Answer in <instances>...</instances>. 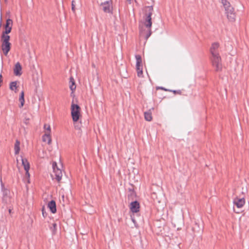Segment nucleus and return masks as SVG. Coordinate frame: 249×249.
I'll use <instances>...</instances> for the list:
<instances>
[{"instance_id":"16","label":"nucleus","mask_w":249,"mask_h":249,"mask_svg":"<svg viewBox=\"0 0 249 249\" xmlns=\"http://www.w3.org/2000/svg\"><path fill=\"white\" fill-rule=\"evenodd\" d=\"M1 38L2 43L9 42L10 37V36L8 35V34L2 33Z\"/></svg>"},{"instance_id":"22","label":"nucleus","mask_w":249,"mask_h":249,"mask_svg":"<svg viewBox=\"0 0 249 249\" xmlns=\"http://www.w3.org/2000/svg\"><path fill=\"white\" fill-rule=\"evenodd\" d=\"M50 229L53 233H55L57 230V224L55 223H53L52 227H51Z\"/></svg>"},{"instance_id":"33","label":"nucleus","mask_w":249,"mask_h":249,"mask_svg":"<svg viewBox=\"0 0 249 249\" xmlns=\"http://www.w3.org/2000/svg\"><path fill=\"white\" fill-rule=\"evenodd\" d=\"M9 213H11V210H9Z\"/></svg>"},{"instance_id":"3","label":"nucleus","mask_w":249,"mask_h":249,"mask_svg":"<svg viewBox=\"0 0 249 249\" xmlns=\"http://www.w3.org/2000/svg\"><path fill=\"white\" fill-rule=\"evenodd\" d=\"M225 13L228 20L231 22H233L235 20V13L234 8L231 6L230 3L227 0H221Z\"/></svg>"},{"instance_id":"15","label":"nucleus","mask_w":249,"mask_h":249,"mask_svg":"<svg viewBox=\"0 0 249 249\" xmlns=\"http://www.w3.org/2000/svg\"><path fill=\"white\" fill-rule=\"evenodd\" d=\"M135 58L136 59V68H142V57L140 55H136Z\"/></svg>"},{"instance_id":"5","label":"nucleus","mask_w":249,"mask_h":249,"mask_svg":"<svg viewBox=\"0 0 249 249\" xmlns=\"http://www.w3.org/2000/svg\"><path fill=\"white\" fill-rule=\"evenodd\" d=\"M13 24V21L12 19L8 18L6 20V24L5 25V31L2 33L5 34H9L11 32L12 26Z\"/></svg>"},{"instance_id":"10","label":"nucleus","mask_w":249,"mask_h":249,"mask_svg":"<svg viewBox=\"0 0 249 249\" xmlns=\"http://www.w3.org/2000/svg\"><path fill=\"white\" fill-rule=\"evenodd\" d=\"M139 203L135 201L132 202L130 204V209L133 213H137L139 211Z\"/></svg>"},{"instance_id":"1","label":"nucleus","mask_w":249,"mask_h":249,"mask_svg":"<svg viewBox=\"0 0 249 249\" xmlns=\"http://www.w3.org/2000/svg\"><path fill=\"white\" fill-rule=\"evenodd\" d=\"M153 8L152 6L147 7L146 13L143 16V21L139 25L140 35L147 40L151 35L152 18Z\"/></svg>"},{"instance_id":"4","label":"nucleus","mask_w":249,"mask_h":249,"mask_svg":"<svg viewBox=\"0 0 249 249\" xmlns=\"http://www.w3.org/2000/svg\"><path fill=\"white\" fill-rule=\"evenodd\" d=\"M52 166L53 169V172L55 176V179L58 182H59L61 180L62 177V171L60 168L58 167L56 162H53V163Z\"/></svg>"},{"instance_id":"9","label":"nucleus","mask_w":249,"mask_h":249,"mask_svg":"<svg viewBox=\"0 0 249 249\" xmlns=\"http://www.w3.org/2000/svg\"><path fill=\"white\" fill-rule=\"evenodd\" d=\"M71 114L74 122L78 121L80 116V110H71Z\"/></svg>"},{"instance_id":"2","label":"nucleus","mask_w":249,"mask_h":249,"mask_svg":"<svg viewBox=\"0 0 249 249\" xmlns=\"http://www.w3.org/2000/svg\"><path fill=\"white\" fill-rule=\"evenodd\" d=\"M218 43H213L210 48V52L211 53L210 59L213 66L215 68V70L216 71H221L222 69L221 58L218 51Z\"/></svg>"},{"instance_id":"12","label":"nucleus","mask_w":249,"mask_h":249,"mask_svg":"<svg viewBox=\"0 0 249 249\" xmlns=\"http://www.w3.org/2000/svg\"><path fill=\"white\" fill-rule=\"evenodd\" d=\"M21 66L19 62H17L14 69V73L16 75H20L21 74Z\"/></svg>"},{"instance_id":"14","label":"nucleus","mask_w":249,"mask_h":249,"mask_svg":"<svg viewBox=\"0 0 249 249\" xmlns=\"http://www.w3.org/2000/svg\"><path fill=\"white\" fill-rule=\"evenodd\" d=\"M42 140L43 142H47L48 144H50L51 142L50 133H46L42 137Z\"/></svg>"},{"instance_id":"7","label":"nucleus","mask_w":249,"mask_h":249,"mask_svg":"<svg viewBox=\"0 0 249 249\" xmlns=\"http://www.w3.org/2000/svg\"><path fill=\"white\" fill-rule=\"evenodd\" d=\"M233 202L237 208H241L244 205L245 200L244 198H239L237 197L234 199Z\"/></svg>"},{"instance_id":"32","label":"nucleus","mask_w":249,"mask_h":249,"mask_svg":"<svg viewBox=\"0 0 249 249\" xmlns=\"http://www.w3.org/2000/svg\"><path fill=\"white\" fill-rule=\"evenodd\" d=\"M1 78H2V75H1V74H0V79H1Z\"/></svg>"},{"instance_id":"20","label":"nucleus","mask_w":249,"mask_h":249,"mask_svg":"<svg viewBox=\"0 0 249 249\" xmlns=\"http://www.w3.org/2000/svg\"><path fill=\"white\" fill-rule=\"evenodd\" d=\"M19 101L20 103V105L19 106V107H23L24 103V92L22 91L19 99Z\"/></svg>"},{"instance_id":"30","label":"nucleus","mask_w":249,"mask_h":249,"mask_svg":"<svg viewBox=\"0 0 249 249\" xmlns=\"http://www.w3.org/2000/svg\"><path fill=\"white\" fill-rule=\"evenodd\" d=\"M160 89H163L164 90H165V91H169V90L165 89V88H162V87L160 88Z\"/></svg>"},{"instance_id":"11","label":"nucleus","mask_w":249,"mask_h":249,"mask_svg":"<svg viewBox=\"0 0 249 249\" xmlns=\"http://www.w3.org/2000/svg\"><path fill=\"white\" fill-rule=\"evenodd\" d=\"M48 207L50 209L52 213H54L56 212V204L54 200H51L48 203Z\"/></svg>"},{"instance_id":"13","label":"nucleus","mask_w":249,"mask_h":249,"mask_svg":"<svg viewBox=\"0 0 249 249\" xmlns=\"http://www.w3.org/2000/svg\"><path fill=\"white\" fill-rule=\"evenodd\" d=\"M144 119L147 121H151L152 120V113L151 110H148L144 112Z\"/></svg>"},{"instance_id":"21","label":"nucleus","mask_w":249,"mask_h":249,"mask_svg":"<svg viewBox=\"0 0 249 249\" xmlns=\"http://www.w3.org/2000/svg\"><path fill=\"white\" fill-rule=\"evenodd\" d=\"M17 83L16 81L12 82L10 84V89L12 90H16L17 88Z\"/></svg>"},{"instance_id":"6","label":"nucleus","mask_w":249,"mask_h":249,"mask_svg":"<svg viewBox=\"0 0 249 249\" xmlns=\"http://www.w3.org/2000/svg\"><path fill=\"white\" fill-rule=\"evenodd\" d=\"M103 10L106 13H110L112 10V7L110 6V2L106 1L101 4Z\"/></svg>"},{"instance_id":"19","label":"nucleus","mask_w":249,"mask_h":249,"mask_svg":"<svg viewBox=\"0 0 249 249\" xmlns=\"http://www.w3.org/2000/svg\"><path fill=\"white\" fill-rule=\"evenodd\" d=\"M22 164L24 167V170L25 169H30V164L27 159L22 158Z\"/></svg>"},{"instance_id":"28","label":"nucleus","mask_w":249,"mask_h":249,"mask_svg":"<svg viewBox=\"0 0 249 249\" xmlns=\"http://www.w3.org/2000/svg\"><path fill=\"white\" fill-rule=\"evenodd\" d=\"M42 215L44 217H45L47 216V213L44 211V208H43L42 210Z\"/></svg>"},{"instance_id":"34","label":"nucleus","mask_w":249,"mask_h":249,"mask_svg":"<svg viewBox=\"0 0 249 249\" xmlns=\"http://www.w3.org/2000/svg\"><path fill=\"white\" fill-rule=\"evenodd\" d=\"M2 81L1 79H0V82H1Z\"/></svg>"},{"instance_id":"31","label":"nucleus","mask_w":249,"mask_h":249,"mask_svg":"<svg viewBox=\"0 0 249 249\" xmlns=\"http://www.w3.org/2000/svg\"><path fill=\"white\" fill-rule=\"evenodd\" d=\"M131 219H132V220L133 222L135 223V219L133 218H132Z\"/></svg>"},{"instance_id":"23","label":"nucleus","mask_w":249,"mask_h":249,"mask_svg":"<svg viewBox=\"0 0 249 249\" xmlns=\"http://www.w3.org/2000/svg\"><path fill=\"white\" fill-rule=\"evenodd\" d=\"M137 69V75L139 77L142 76V68H138Z\"/></svg>"},{"instance_id":"29","label":"nucleus","mask_w":249,"mask_h":249,"mask_svg":"<svg viewBox=\"0 0 249 249\" xmlns=\"http://www.w3.org/2000/svg\"><path fill=\"white\" fill-rule=\"evenodd\" d=\"M74 1L73 0L71 2V9L74 12L75 11V5L74 4Z\"/></svg>"},{"instance_id":"25","label":"nucleus","mask_w":249,"mask_h":249,"mask_svg":"<svg viewBox=\"0 0 249 249\" xmlns=\"http://www.w3.org/2000/svg\"><path fill=\"white\" fill-rule=\"evenodd\" d=\"M71 109H80V108L78 105L72 103Z\"/></svg>"},{"instance_id":"17","label":"nucleus","mask_w":249,"mask_h":249,"mask_svg":"<svg viewBox=\"0 0 249 249\" xmlns=\"http://www.w3.org/2000/svg\"><path fill=\"white\" fill-rule=\"evenodd\" d=\"M70 82L71 84L70 85V88L72 91V93L76 89V85L75 84L74 78L72 77H71L70 78Z\"/></svg>"},{"instance_id":"36","label":"nucleus","mask_w":249,"mask_h":249,"mask_svg":"<svg viewBox=\"0 0 249 249\" xmlns=\"http://www.w3.org/2000/svg\"><path fill=\"white\" fill-rule=\"evenodd\" d=\"M1 22H0V27L1 26Z\"/></svg>"},{"instance_id":"8","label":"nucleus","mask_w":249,"mask_h":249,"mask_svg":"<svg viewBox=\"0 0 249 249\" xmlns=\"http://www.w3.org/2000/svg\"><path fill=\"white\" fill-rule=\"evenodd\" d=\"M1 49L4 55H7L11 49V43L10 42L2 43Z\"/></svg>"},{"instance_id":"35","label":"nucleus","mask_w":249,"mask_h":249,"mask_svg":"<svg viewBox=\"0 0 249 249\" xmlns=\"http://www.w3.org/2000/svg\"><path fill=\"white\" fill-rule=\"evenodd\" d=\"M127 0L128 1H129V2L131 1V0Z\"/></svg>"},{"instance_id":"18","label":"nucleus","mask_w":249,"mask_h":249,"mask_svg":"<svg viewBox=\"0 0 249 249\" xmlns=\"http://www.w3.org/2000/svg\"><path fill=\"white\" fill-rule=\"evenodd\" d=\"M15 154L17 155L20 151V142L17 140L14 145Z\"/></svg>"},{"instance_id":"24","label":"nucleus","mask_w":249,"mask_h":249,"mask_svg":"<svg viewBox=\"0 0 249 249\" xmlns=\"http://www.w3.org/2000/svg\"><path fill=\"white\" fill-rule=\"evenodd\" d=\"M44 128L46 129L47 132L46 133H51V127L49 125H47V124H45L44 125Z\"/></svg>"},{"instance_id":"26","label":"nucleus","mask_w":249,"mask_h":249,"mask_svg":"<svg viewBox=\"0 0 249 249\" xmlns=\"http://www.w3.org/2000/svg\"><path fill=\"white\" fill-rule=\"evenodd\" d=\"M169 91L173 92L175 94H177L180 95L181 94V91L180 90H169Z\"/></svg>"},{"instance_id":"27","label":"nucleus","mask_w":249,"mask_h":249,"mask_svg":"<svg viewBox=\"0 0 249 249\" xmlns=\"http://www.w3.org/2000/svg\"><path fill=\"white\" fill-rule=\"evenodd\" d=\"M26 173H25V177L29 178L30 177V174L29 172V169H25Z\"/></svg>"}]
</instances>
